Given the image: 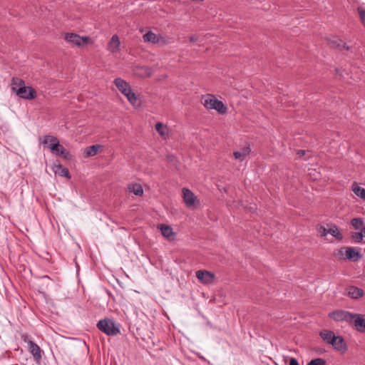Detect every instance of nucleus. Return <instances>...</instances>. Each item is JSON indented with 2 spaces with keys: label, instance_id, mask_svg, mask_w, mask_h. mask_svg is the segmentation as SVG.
<instances>
[{
  "label": "nucleus",
  "instance_id": "obj_1",
  "mask_svg": "<svg viewBox=\"0 0 365 365\" xmlns=\"http://www.w3.org/2000/svg\"><path fill=\"white\" fill-rule=\"evenodd\" d=\"M201 103L208 110H215L220 114H225L227 111L226 106L219 101L212 94H206L202 96Z\"/></svg>",
  "mask_w": 365,
  "mask_h": 365
},
{
  "label": "nucleus",
  "instance_id": "obj_2",
  "mask_svg": "<svg viewBox=\"0 0 365 365\" xmlns=\"http://www.w3.org/2000/svg\"><path fill=\"white\" fill-rule=\"evenodd\" d=\"M21 338L25 343L28 344L29 350L33 356L34 361L37 364H40L42 360V355L43 354L40 346L33 341L30 340L26 334H21Z\"/></svg>",
  "mask_w": 365,
  "mask_h": 365
},
{
  "label": "nucleus",
  "instance_id": "obj_3",
  "mask_svg": "<svg viewBox=\"0 0 365 365\" xmlns=\"http://www.w3.org/2000/svg\"><path fill=\"white\" fill-rule=\"evenodd\" d=\"M63 38L66 42L78 47H81L93 42L89 36H81L75 33H66L63 35Z\"/></svg>",
  "mask_w": 365,
  "mask_h": 365
},
{
  "label": "nucleus",
  "instance_id": "obj_4",
  "mask_svg": "<svg viewBox=\"0 0 365 365\" xmlns=\"http://www.w3.org/2000/svg\"><path fill=\"white\" fill-rule=\"evenodd\" d=\"M99 330L108 336H115L119 333L120 329L115 326V322L109 319L100 320L97 324Z\"/></svg>",
  "mask_w": 365,
  "mask_h": 365
},
{
  "label": "nucleus",
  "instance_id": "obj_5",
  "mask_svg": "<svg viewBox=\"0 0 365 365\" xmlns=\"http://www.w3.org/2000/svg\"><path fill=\"white\" fill-rule=\"evenodd\" d=\"M182 192L183 202L187 207L195 209L200 205V200L190 190L183 187Z\"/></svg>",
  "mask_w": 365,
  "mask_h": 365
},
{
  "label": "nucleus",
  "instance_id": "obj_6",
  "mask_svg": "<svg viewBox=\"0 0 365 365\" xmlns=\"http://www.w3.org/2000/svg\"><path fill=\"white\" fill-rule=\"evenodd\" d=\"M353 313L345 310H336L329 313L328 317L337 322H351Z\"/></svg>",
  "mask_w": 365,
  "mask_h": 365
},
{
  "label": "nucleus",
  "instance_id": "obj_7",
  "mask_svg": "<svg viewBox=\"0 0 365 365\" xmlns=\"http://www.w3.org/2000/svg\"><path fill=\"white\" fill-rule=\"evenodd\" d=\"M349 324L352 325L357 331L360 333H365L364 315L361 314L353 313Z\"/></svg>",
  "mask_w": 365,
  "mask_h": 365
},
{
  "label": "nucleus",
  "instance_id": "obj_8",
  "mask_svg": "<svg viewBox=\"0 0 365 365\" xmlns=\"http://www.w3.org/2000/svg\"><path fill=\"white\" fill-rule=\"evenodd\" d=\"M345 250V257L344 259H347L353 262L358 261L361 257V255L360 252L356 250V248L352 247H343L339 250L338 254L339 255H344V250Z\"/></svg>",
  "mask_w": 365,
  "mask_h": 365
},
{
  "label": "nucleus",
  "instance_id": "obj_9",
  "mask_svg": "<svg viewBox=\"0 0 365 365\" xmlns=\"http://www.w3.org/2000/svg\"><path fill=\"white\" fill-rule=\"evenodd\" d=\"M114 85L116 86L118 90L124 96H127L133 91L130 85L128 82L123 80L121 78H115L113 81Z\"/></svg>",
  "mask_w": 365,
  "mask_h": 365
},
{
  "label": "nucleus",
  "instance_id": "obj_10",
  "mask_svg": "<svg viewBox=\"0 0 365 365\" xmlns=\"http://www.w3.org/2000/svg\"><path fill=\"white\" fill-rule=\"evenodd\" d=\"M21 98L31 100L36 97V91L31 86H24L17 89V94Z\"/></svg>",
  "mask_w": 365,
  "mask_h": 365
},
{
  "label": "nucleus",
  "instance_id": "obj_11",
  "mask_svg": "<svg viewBox=\"0 0 365 365\" xmlns=\"http://www.w3.org/2000/svg\"><path fill=\"white\" fill-rule=\"evenodd\" d=\"M133 74L139 78H148L153 73V70L149 66H135L133 68Z\"/></svg>",
  "mask_w": 365,
  "mask_h": 365
},
{
  "label": "nucleus",
  "instance_id": "obj_12",
  "mask_svg": "<svg viewBox=\"0 0 365 365\" xmlns=\"http://www.w3.org/2000/svg\"><path fill=\"white\" fill-rule=\"evenodd\" d=\"M196 277L205 284H211L215 280L214 273L207 270H198L195 273Z\"/></svg>",
  "mask_w": 365,
  "mask_h": 365
},
{
  "label": "nucleus",
  "instance_id": "obj_13",
  "mask_svg": "<svg viewBox=\"0 0 365 365\" xmlns=\"http://www.w3.org/2000/svg\"><path fill=\"white\" fill-rule=\"evenodd\" d=\"M330 345H331L334 349L341 353L346 352L348 349V346L344 339L341 336H334Z\"/></svg>",
  "mask_w": 365,
  "mask_h": 365
},
{
  "label": "nucleus",
  "instance_id": "obj_14",
  "mask_svg": "<svg viewBox=\"0 0 365 365\" xmlns=\"http://www.w3.org/2000/svg\"><path fill=\"white\" fill-rule=\"evenodd\" d=\"M346 294L352 299H358L364 295V292L361 288L351 285L346 287Z\"/></svg>",
  "mask_w": 365,
  "mask_h": 365
},
{
  "label": "nucleus",
  "instance_id": "obj_15",
  "mask_svg": "<svg viewBox=\"0 0 365 365\" xmlns=\"http://www.w3.org/2000/svg\"><path fill=\"white\" fill-rule=\"evenodd\" d=\"M120 46V41L118 35L114 34L112 36L107 46V50L111 53H115L119 51Z\"/></svg>",
  "mask_w": 365,
  "mask_h": 365
},
{
  "label": "nucleus",
  "instance_id": "obj_16",
  "mask_svg": "<svg viewBox=\"0 0 365 365\" xmlns=\"http://www.w3.org/2000/svg\"><path fill=\"white\" fill-rule=\"evenodd\" d=\"M158 228L160 230L163 236L167 240H173L175 239L176 235L170 226L164 224H160L158 225Z\"/></svg>",
  "mask_w": 365,
  "mask_h": 365
},
{
  "label": "nucleus",
  "instance_id": "obj_17",
  "mask_svg": "<svg viewBox=\"0 0 365 365\" xmlns=\"http://www.w3.org/2000/svg\"><path fill=\"white\" fill-rule=\"evenodd\" d=\"M52 170L56 175H58L61 177H65L67 179L71 178V175L69 173L68 169L63 167L61 164L58 163H54L52 166Z\"/></svg>",
  "mask_w": 365,
  "mask_h": 365
},
{
  "label": "nucleus",
  "instance_id": "obj_18",
  "mask_svg": "<svg viewBox=\"0 0 365 365\" xmlns=\"http://www.w3.org/2000/svg\"><path fill=\"white\" fill-rule=\"evenodd\" d=\"M128 101L132 105V106L135 108H139L142 106V101L139 96L136 95L133 91L128 93L125 96Z\"/></svg>",
  "mask_w": 365,
  "mask_h": 365
},
{
  "label": "nucleus",
  "instance_id": "obj_19",
  "mask_svg": "<svg viewBox=\"0 0 365 365\" xmlns=\"http://www.w3.org/2000/svg\"><path fill=\"white\" fill-rule=\"evenodd\" d=\"M155 128L158 134L163 138H166L169 135L168 127L161 122H158L155 124Z\"/></svg>",
  "mask_w": 365,
  "mask_h": 365
},
{
  "label": "nucleus",
  "instance_id": "obj_20",
  "mask_svg": "<svg viewBox=\"0 0 365 365\" xmlns=\"http://www.w3.org/2000/svg\"><path fill=\"white\" fill-rule=\"evenodd\" d=\"M334 336L336 335L334 331L327 329H323L319 332V336L328 344H331Z\"/></svg>",
  "mask_w": 365,
  "mask_h": 365
},
{
  "label": "nucleus",
  "instance_id": "obj_21",
  "mask_svg": "<svg viewBox=\"0 0 365 365\" xmlns=\"http://www.w3.org/2000/svg\"><path fill=\"white\" fill-rule=\"evenodd\" d=\"M158 38V35L153 32L152 31H148L143 36V40L145 43H151L153 44H156Z\"/></svg>",
  "mask_w": 365,
  "mask_h": 365
},
{
  "label": "nucleus",
  "instance_id": "obj_22",
  "mask_svg": "<svg viewBox=\"0 0 365 365\" xmlns=\"http://www.w3.org/2000/svg\"><path fill=\"white\" fill-rule=\"evenodd\" d=\"M128 190L133 192L137 196H142L143 195V189L141 185L138 183H132L128 185Z\"/></svg>",
  "mask_w": 365,
  "mask_h": 365
},
{
  "label": "nucleus",
  "instance_id": "obj_23",
  "mask_svg": "<svg viewBox=\"0 0 365 365\" xmlns=\"http://www.w3.org/2000/svg\"><path fill=\"white\" fill-rule=\"evenodd\" d=\"M251 152V149L249 146L242 148V151H235L233 155L236 160L243 161L246 156L248 155Z\"/></svg>",
  "mask_w": 365,
  "mask_h": 365
},
{
  "label": "nucleus",
  "instance_id": "obj_24",
  "mask_svg": "<svg viewBox=\"0 0 365 365\" xmlns=\"http://www.w3.org/2000/svg\"><path fill=\"white\" fill-rule=\"evenodd\" d=\"M42 143L44 146L46 145L47 148H49L50 150H51V148L52 147V145L60 144L59 140H58V138L56 137H54V136H52L50 135H45Z\"/></svg>",
  "mask_w": 365,
  "mask_h": 365
},
{
  "label": "nucleus",
  "instance_id": "obj_25",
  "mask_svg": "<svg viewBox=\"0 0 365 365\" xmlns=\"http://www.w3.org/2000/svg\"><path fill=\"white\" fill-rule=\"evenodd\" d=\"M25 86V82L19 78H13L11 79V90L17 94V89L23 88Z\"/></svg>",
  "mask_w": 365,
  "mask_h": 365
},
{
  "label": "nucleus",
  "instance_id": "obj_26",
  "mask_svg": "<svg viewBox=\"0 0 365 365\" xmlns=\"http://www.w3.org/2000/svg\"><path fill=\"white\" fill-rule=\"evenodd\" d=\"M351 190L356 196L365 201V188L360 187L356 182H354L351 186Z\"/></svg>",
  "mask_w": 365,
  "mask_h": 365
},
{
  "label": "nucleus",
  "instance_id": "obj_27",
  "mask_svg": "<svg viewBox=\"0 0 365 365\" xmlns=\"http://www.w3.org/2000/svg\"><path fill=\"white\" fill-rule=\"evenodd\" d=\"M329 234H331L338 240H341L343 239V235L338 227L335 225H329Z\"/></svg>",
  "mask_w": 365,
  "mask_h": 365
},
{
  "label": "nucleus",
  "instance_id": "obj_28",
  "mask_svg": "<svg viewBox=\"0 0 365 365\" xmlns=\"http://www.w3.org/2000/svg\"><path fill=\"white\" fill-rule=\"evenodd\" d=\"M100 148H101L100 145H93L87 147L84 151L85 155L87 157L96 155L98 153Z\"/></svg>",
  "mask_w": 365,
  "mask_h": 365
},
{
  "label": "nucleus",
  "instance_id": "obj_29",
  "mask_svg": "<svg viewBox=\"0 0 365 365\" xmlns=\"http://www.w3.org/2000/svg\"><path fill=\"white\" fill-rule=\"evenodd\" d=\"M351 238L354 242L361 243L364 238V234L362 232H351Z\"/></svg>",
  "mask_w": 365,
  "mask_h": 365
},
{
  "label": "nucleus",
  "instance_id": "obj_30",
  "mask_svg": "<svg viewBox=\"0 0 365 365\" xmlns=\"http://www.w3.org/2000/svg\"><path fill=\"white\" fill-rule=\"evenodd\" d=\"M170 38L168 36H164L162 35H158V38L156 44L160 45H168L171 43Z\"/></svg>",
  "mask_w": 365,
  "mask_h": 365
},
{
  "label": "nucleus",
  "instance_id": "obj_31",
  "mask_svg": "<svg viewBox=\"0 0 365 365\" xmlns=\"http://www.w3.org/2000/svg\"><path fill=\"white\" fill-rule=\"evenodd\" d=\"M341 39L337 37H332L328 39L329 44L334 48H339Z\"/></svg>",
  "mask_w": 365,
  "mask_h": 365
},
{
  "label": "nucleus",
  "instance_id": "obj_32",
  "mask_svg": "<svg viewBox=\"0 0 365 365\" xmlns=\"http://www.w3.org/2000/svg\"><path fill=\"white\" fill-rule=\"evenodd\" d=\"M363 224L364 221L361 218H354L351 221V225L356 230L360 229Z\"/></svg>",
  "mask_w": 365,
  "mask_h": 365
},
{
  "label": "nucleus",
  "instance_id": "obj_33",
  "mask_svg": "<svg viewBox=\"0 0 365 365\" xmlns=\"http://www.w3.org/2000/svg\"><path fill=\"white\" fill-rule=\"evenodd\" d=\"M61 148H63V145L60 144H53L51 148V152L56 156H59L61 154Z\"/></svg>",
  "mask_w": 365,
  "mask_h": 365
},
{
  "label": "nucleus",
  "instance_id": "obj_34",
  "mask_svg": "<svg viewBox=\"0 0 365 365\" xmlns=\"http://www.w3.org/2000/svg\"><path fill=\"white\" fill-rule=\"evenodd\" d=\"M59 156L63 158L65 160H71L72 158L70 152L63 147L61 148V154Z\"/></svg>",
  "mask_w": 365,
  "mask_h": 365
},
{
  "label": "nucleus",
  "instance_id": "obj_35",
  "mask_svg": "<svg viewBox=\"0 0 365 365\" xmlns=\"http://www.w3.org/2000/svg\"><path fill=\"white\" fill-rule=\"evenodd\" d=\"M326 361L322 358H317L311 360L307 365H325Z\"/></svg>",
  "mask_w": 365,
  "mask_h": 365
},
{
  "label": "nucleus",
  "instance_id": "obj_36",
  "mask_svg": "<svg viewBox=\"0 0 365 365\" xmlns=\"http://www.w3.org/2000/svg\"><path fill=\"white\" fill-rule=\"evenodd\" d=\"M357 11L360 16V19H361L362 24L365 26V9L363 7L359 6L357 8Z\"/></svg>",
  "mask_w": 365,
  "mask_h": 365
},
{
  "label": "nucleus",
  "instance_id": "obj_37",
  "mask_svg": "<svg viewBox=\"0 0 365 365\" xmlns=\"http://www.w3.org/2000/svg\"><path fill=\"white\" fill-rule=\"evenodd\" d=\"M319 232L322 237H325L329 234V228L327 229L326 227L321 226L319 227Z\"/></svg>",
  "mask_w": 365,
  "mask_h": 365
},
{
  "label": "nucleus",
  "instance_id": "obj_38",
  "mask_svg": "<svg viewBox=\"0 0 365 365\" xmlns=\"http://www.w3.org/2000/svg\"><path fill=\"white\" fill-rule=\"evenodd\" d=\"M340 51H349L351 49V47L346 45V43H344L342 40L341 41L340 46L338 48Z\"/></svg>",
  "mask_w": 365,
  "mask_h": 365
},
{
  "label": "nucleus",
  "instance_id": "obj_39",
  "mask_svg": "<svg viewBox=\"0 0 365 365\" xmlns=\"http://www.w3.org/2000/svg\"><path fill=\"white\" fill-rule=\"evenodd\" d=\"M289 365H299L298 361L295 358H291Z\"/></svg>",
  "mask_w": 365,
  "mask_h": 365
},
{
  "label": "nucleus",
  "instance_id": "obj_40",
  "mask_svg": "<svg viewBox=\"0 0 365 365\" xmlns=\"http://www.w3.org/2000/svg\"><path fill=\"white\" fill-rule=\"evenodd\" d=\"M190 41L191 42H194V41H197V38H195V36H191V37L190 38Z\"/></svg>",
  "mask_w": 365,
  "mask_h": 365
},
{
  "label": "nucleus",
  "instance_id": "obj_41",
  "mask_svg": "<svg viewBox=\"0 0 365 365\" xmlns=\"http://www.w3.org/2000/svg\"><path fill=\"white\" fill-rule=\"evenodd\" d=\"M298 154L299 155H304L305 154V151L304 150H300L299 152H298Z\"/></svg>",
  "mask_w": 365,
  "mask_h": 365
},
{
  "label": "nucleus",
  "instance_id": "obj_42",
  "mask_svg": "<svg viewBox=\"0 0 365 365\" xmlns=\"http://www.w3.org/2000/svg\"><path fill=\"white\" fill-rule=\"evenodd\" d=\"M362 232L364 234V237H365V227L363 228Z\"/></svg>",
  "mask_w": 365,
  "mask_h": 365
},
{
  "label": "nucleus",
  "instance_id": "obj_43",
  "mask_svg": "<svg viewBox=\"0 0 365 365\" xmlns=\"http://www.w3.org/2000/svg\"><path fill=\"white\" fill-rule=\"evenodd\" d=\"M14 365H18V364H14Z\"/></svg>",
  "mask_w": 365,
  "mask_h": 365
}]
</instances>
